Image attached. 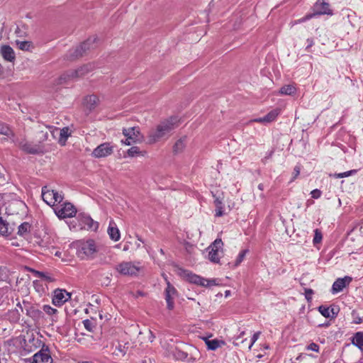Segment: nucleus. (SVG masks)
Returning a JSON list of instances; mask_svg holds the SVG:
<instances>
[{
	"label": "nucleus",
	"mask_w": 363,
	"mask_h": 363,
	"mask_svg": "<svg viewBox=\"0 0 363 363\" xmlns=\"http://www.w3.org/2000/svg\"><path fill=\"white\" fill-rule=\"evenodd\" d=\"M3 77H4V70H3L1 65H0V78H1Z\"/></svg>",
	"instance_id": "864d4df0"
},
{
	"label": "nucleus",
	"mask_w": 363,
	"mask_h": 363,
	"mask_svg": "<svg viewBox=\"0 0 363 363\" xmlns=\"http://www.w3.org/2000/svg\"><path fill=\"white\" fill-rule=\"evenodd\" d=\"M99 102V97L96 95L87 96L84 99L85 106L90 111L94 110L98 106Z\"/></svg>",
	"instance_id": "412c9836"
},
{
	"label": "nucleus",
	"mask_w": 363,
	"mask_h": 363,
	"mask_svg": "<svg viewBox=\"0 0 363 363\" xmlns=\"http://www.w3.org/2000/svg\"><path fill=\"white\" fill-rule=\"evenodd\" d=\"M259 188L260 189H262V184H259Z\"/></svg>",
	"instance_id": "13d9d810"
},
{
	"label": "nucleus",
	"mask_w": 363,
	"mask_h": 363,
	"mask_svg": "<svg viewBox=\"0 0 363 363\" xmlns=\"http://www.w3.org/2000/svg\"><path fill=\"white\" fill-rule=\"evenodd\" d=\"M1 54L4 60L13 62L15 60L13 50L9 45H4L1 48Z\"/></svg>",
	"instance_id": "a211bd4d"
},
{
	"label": "nucleus",
	"mask_w": 363,
	"mask_h": 363,
	"mask_svg": "<svg viewBox=\"0 0 363 363\" xmlns=\"http://www.w3.org/2000/svg\"><path fill=\"white\" fill-rule=\"evenodd\" d=\"M143 363H147V362L146 360H144Z\"/></svg>",
	"instance_id": "bf43d9fd"
},
{
	"label": "nucleus",
	"mask_w": 363,
	"mask_h": 363,
	"mask_svg": "<svg viewBox=\"0 0 363 363\" xmlns=\"http://www.w3.org/2000/svg\"><path fill=\"white\" fill-rule=\"evenodd\" d=\"M113 147L110 143H104L96 147L92 152V155L96 158L105 157L113 153Z\"/></svg>",
	"instance_id": "f8f14e48"
},
{
	"label": "nucleus",
	"mask_w": 363,
	"mask_h": 363,
	"mask_svg": "<svg viewBox=\"0 0 363 363\" xmlns=\"http://www.w3.org/2000/svg\"><path fill=\"white\" fill-rule=\"evenodd\" d=\"M54 196L52 197V201H54V204L56 202L60 203L63 200V196L59 194L57 191H54Z\"/></svg>",
	"instance_id": "4c0bfd02"
},
{
	"label": "nucleus",
	"mask_w": 363,
	"mask_h": 363,
	"mask_svg": "<svg viewBox=\"0 0 363 363\" xmlns=\"http://www.w3.org/2000/svg\"><path fill=\"white\" fill-rule=\"evenodd\" d=\"M329 7L330 6L328 3L321 0H318L313 6V13L307 14L303 18L297 20L296 23L305 22L306 21L311 19L316 15L332 14V11Z\"/></svg>",
	"instance_id": "7ed1b4c3"
},
{
	"label": "nucleus",
	"mask_w": 363,
	"mask_h": 363,
	"mask_svg": "<svg viewBox=\"0 0 363 363\" xmlns=\"http://www.w3.org/2000/svg\"><path fill=\"white\" fill-rule=\"evenodd\" d=\"M71 298V294L65 289H55L52 296V303L60 306Z\"/></svg>",
	"instance_id": "9b49d317"
},
{
	"label": "nucleus",
	"mask_w": 363,
	"mask_h": 363,
	"mask_svg": "<svg viewBox=\"0 0 363 363\" xmlns=\"http://www.w3.org/2000/svg\"><path fill=\"white\" fill-rule=\"evenodd\" d=\"M186 137L184 136L177 140L173 146V152L176 154L182 152L186 147Z\"/></svg>",
	"instance_id": "393cba45"
},
{
	"label": "nucleus",
	"mask_w": 363,
	"mask_h": 363,
	"mask_svg": "<svg viewBox=\"0 0 363 363\" xmlns=\"http://www.w3.org/2000/svg\"><path fill=\"white\" fill-rule=\"evenodd\" d=\"M54 195V190L50 189L47 186L42 188V198L50 206H54V201H52Z\"/></svg>",
	"instance_id": "f3484780"
},
{
	"label": "nucleus",
	"mask_w": 363,
	"mask_h": 363,
	"mask_svg": "<svg viewBox=\"0 0 363 363\" xmlns=\"http://www.w3.org/2000/svg\"><path fill=\"white\" fill-rule=\"evenodd\" d=\"M94 68V65L92 64L84 65L76 70L71 71L69 74V77L78 78L84 76Z\"/></svg>",
	"instance_id": "dca6fc26"
},
{
	"label": "nucleus",
	"mask_w": 363,
	"mask_h": 363,
	"mask_svg": "<svg viewBox=\"0 0 363 363\" xmlns=\"http://www.w3.org/2000/svg\"><path fill=\"white\" fill-rule=\"evenodd\" d=\"M216 285V279H206V286Z\"/></svg>",
	"instance_id": "8fccbe9b"
},
{
	"label": "nucleus",
	"mask_w": 363,
	"mask_h": 363,
	"mask_svg": "<svg viewBox=\"0 0 363 363\" xmlns=\"http://www.w3.org/2000/svg\"><path fill=\"white\" fill-rule=\"evenodd\" d=\"M186 279L190 283L195 284L202 286H206V279H204L197 274L188 272L186 274Z\"/></svg>",
	"instance_id": "6ab92c4d"
},
{
	"label": "nucleus",
	"mask_w": 363,
	"mask_h": 363,
	"mask_svg": "<svg viewBox=\"0 0 363 363\" xmlns=\"http://www.w3.org/2000/svg\"><path fill=\"white\" fill-rule=\"evenodd\" d=\"M138 294L140 295V296L143 295V294L142 292H140V291L138 292Z\"/></svg>",
	"instance_id": "4d7b16f0"
},
{
	"label": "nucleus",
	"mask_w": 363,
	"mask_h": 363,
	"mask_svg": "<svg viewBox=\"0 0 363 363\" xmlns=\"http://www.w3.org/2000/svg\"><path fill=\"white\" fill-rule=\"evenodd\" d=\"M223 243L221 239L217 238L208 248V259L211 262L218 263L220 255L223 254Z\"/></svg>",
	"instance_id": "39448f33"
},
{
	"label": "nucleus",
	"mask_w": 363,
	"mask_h": 363,
	"mask_svg": "<svg viewBox=\"0 0 363 363\" xmlns=\"http://www.w3.org/2000/svg\"><path fill=\"white\" fill-rule=\"evenodd\" d=\"M37 275L39 278L48 281V282H53L55 281V279L47 274V273H45V272H37Z\"/></svg>",
	"instance_id": "7c9ffc66"
},
{
	"label": "nucleus",
	"mask_w": 363,
	"mask_h": 363,
	"mask_svg": "<svg viewBox=\"0 0 363 363\" xmlns=\"http://www.w3.org/2000/svg\"><path fill=\"white\" fill-rule=\"evenodd\" d=\"M319 348L320 347H319L318 345H317L315 342H312L306 347V349L308 350H312V351L317 352L319 351Z\"/></svg>",
	"instance_id": "58836bf2"
},
{
	"label": "nucleus",
	"mask_w": 363,
	"mask_h": 363,
	"mask_svg": "<svg viewBox=\"0 0 363 363\" xmlns=\"http://www.w3.org/2000/svg\"><path fill=\"white\" fill-rule=\"evenodd\" d=\"M353 171H347L343 173L335 174V177L337 178H343L350 176L352 174Z\"/></svg>",
	"instance_id": "a18cd8bd"
},
{
	"label": "nucleus",
	"mask_w": 363,
	"mask_h": 363,
	"mask_svg": "<svg viewBox=\"0 0 363 363\" xmlns=\"http://www.w3.org/2000/svg\"><path fill=\"white\" fill-rule=\"evenodd\" d=\"M308 45L306 46V50H308V49L313 46V39H307Z\"/></svg>",
	"instance_id": "3c124183"
},
{
	"label": "nucleus",
	"mask_w": 363,
	"mask_h": 363,
	"mask_svg": "<svg viewBox=\"0 0 363 363\" xmlns=\"http://www.w3.org/2000/svg\"><path fill=\"white\" fill-rule=\"evenodd\" d=\"M43 311L48 315H53V314L56 313L57 311L55 308H53L50 306H48V305H45L43 306Z\"/></svg>",
	"instance_id": "e433bc0d"
},
{
	"label": "nucleus",
	"mask_w": 363,
	"mask_h": 363,
	"mask_svg": "<svg viewBox=\"0 0 363 363\" xmlns=\"http://www.w3.org/2000/svg\"><path fill=\"white\" fill-rule=\"evenodd\" d=\"M55 213L60 218H72L77 213V209L70 203H65L62 208L55 211Z\"/></svg>",
	"instance_id": "9d476101"
},
{
	"label": "nucleus",
	"mask_w": 363,
	"mask_h": 363,
	"mask_svg": "<svg viewBox=\"0 0 363 363\" xmlns=\"http://www.w3.org/2000/svg\"><path fill=\"white\" fill-rule=\"evenodd\" d=\"M318 311L325 318H333L335 315V313L333 311V308L320 306L318 307Z\"/></svg>",
	"instance_id": "bb28decb"
},
{
	"label": "nucleus",
	"mask_w": 363,
	"mask_h": 363,
	"mask_svg": "<svg viewBox=\"0 0 363 363\" xmlns=\"http://www.w3.org/2000/svg\"><path fill=\"white\" fill-rule=\"evenodd\" d=\"M322 233L320 231H319L318 229L315 230V235L313 238V242L315 244L320 242L322 240Z\"/></svg>",
	"instance_id": "c9c22d12"
},
{
	"label": "nucleus",
	"mask_w": 363,
	"mask_h": 363,
	"mask_svg": "<svg viewBox=\"0 0 363 363\" xmlns=\"http://www.w3.org/2000/svg\"><path fill=\"white\" fill-rule=\"evenodd\" d=\"M38 138L37 142H30L25 138L18 137L13 140V143L27 154L38 155L44 152L43 143L48 140V133L40 131Z\"/></svg>",
	"instance_id": "f03ea898"
},
{
	"label": "nucleus",
	"mask_w": 363,
	"mask_h": 363,
	"mask_svg": "<svg viewBox=\"0 0 363 363\" xmlns=\"http://www.w3.org/2000/svg\"><path fill=\"white\" fill-rule=\"evenodd\" d=\"M300 171H301L300 167L298 165L295 166V167L294 168V172H293V178L291 179L292 181H294V179H296L297 178V177L300 174Z\"/></svg>",
	"instance_id": "79ce46f5"
},
{
	"label": "nucleus",
	"mask_w": 363,
	"mask_h": 363,
	"mask_svg": "<svg viewBox=\"0 0 363 363\" xmlns=\"http://www.w3.org/2000/svg\"><path fill=\"white\" fill-rule=\"evenodd\" d=\"M127 153H128V156H130V157H135V156H138L140 155H143V154H141L140 148L137 146H133V147H130V149H128Z\"/></svg>",
	"instance_id": "2f4dec72"
},
{
	"label": "nucleus",
	"mask_w": 363,
	"mask_h": 363,
	"mask_svg": "<svg viewBox=\"0 0 363 363\" xmlns=\"http://www.w3.org/2000/svg\"><path fill=\"white\" fill-rule=\"evenodd\" d=\"M23 304L26 306L27 304H28V302L23 301Z\"/></svg>",
	"instance_id": "6e6d98bb"
},
{
	"label": "nucleus",
	"mask_w": 363,
	"mask_h": 363,
	"mask_svg": "<svg viewBox=\"0 0 363 363\" xmlns=\"http://www.w3.org/2000/svg\"><path fill=\"white\" fill-rule=\"evenodd\" d=\"M223 206H219L216 207V214L215 216L217 217H220L223 215Z\"/></svg>",
	"instance_id": "49530a36"
},
{
	"label": "nucleus",
	"mask_w": 363,
	"mask_h": 363,
	"mask_svg": "<svg viewBox=\"0 0 363 363\" xmlns=\"http://www.w3.org/2000/svg\"><path fill=\"white\" fill-rule=\"evenodd\" d=\"M16 311L18 312L19 310L21 311V312H23V307L22 306V303H21L20 302H18L17 304H16Z\"/></svg>",
	"instance_id": "603ef678"
},
{
	"label": "nucleus",
	"mask_w": 363,
	"mask_h": 363,
	"mask_svg": "<svg viewBox=\"0 0 363 363\" xmlns=\"http://www.w3.org/2000/svg\"><path fill=\"white\" fill-rule=\"evenodd\" d=\"M175 356L177 359H179L182 360L186 359V361L188 362H194L196 359V358H192V357L188 358V354L186 352L181 351V350H178L176 352Z\"/></svg>",
	"instance_id": "c85d7f7f"
},
{
	"label": "nucleus",
	"mask_w": 363,
	"mask_h": 363,
	"mask_svg": "<svg viewBox=\"0 0 363 363\" xmlns=\"http://www.w3.org/2000/svg\"><path fill=\"white\" fill-rule=\"evenodd\" d=\"M281 112V109L279 108H274L270 112H269L265 116L262 118H257L252 121L256 122V123H271L277 118V117L279 115Z\"/></svg>",
	"instance_id": "4468645a"
},
{
	"label": "nucleus",
	"mask_w": 363,
	"mask_h": 363,
	"mask_svg": "<svg viewBox=\"0 0 363 363\" xmlns=\"http://www.w3.org/2000/svg\"><path fill=\"white\" fill-rule=\"evenodd\" d=\"M85 223L89 227V228L92 230H96L99 226L98 223L93 220L91 218H86Z\"/></svg>",
	"instance_id": "72a5a7b5"
},
{
	"label": "nucleus",
	"mask_w": 363,
	"mask_h": 363,
	"mask_svg": "<svg viewBox=\"0 0 363 363\" xmlns=\"http://www.w3.org/2000/svg\"><path fill=\"white\" fill-rule=\"evenodd\" d=\"M247 250H242L238 256L237 257V259L235 260V266H238L242 262V260L244 259V257H245L246 255V253H247Z\"/></svg>",
	"instance_id": "f704fd0d"
},
{
	"label": "nucleus",
	"mask_w": 363,
	"mask_h": 363,
	"mask_svg": "<svg viewBox=\"0 0 363 363\" xmlns=\"http://www.w3.org/2000/svg\"><path fill=\"white\" fill-rule=\"evenodd\" d=\"M352 344L356 346L363 352V332H357L354 334L351 340Z\"/></svg>",
	"instance_id": "4be33fe9"
},
{
	"label": "nucleus",
	"mask_w": 363,
	"mask_h": 363,
	"mask_svg": "<svg viewBox=\"0 0 363 363\" xmlns=\"http://www.w3.org/2000/svg\"><path fill=\"white\" fill-rule=\"evenodd\" d=\"M69 128H67V127H65L60 130V142L62 141V140H64V143L66 141V140L67 139V138L69 135Z\"/></svg>",
	"instance_id": "473e14b6"
},
{
	"label": "nucleus",
	"mask_w": 363,
	"mask_h": 363,
	"mask_svg": "<svg viewBox=\"0 0 363 363\" xmlns=\"http://www.w3.org/2000/svg\"><path fill=\"white\" fill-rule=\"evenodd\" d=\"M6 225L1 217H0V232L4 233L7 232Z\"/></svg>",
	"instance_id": "ea45409f"
},
{
	"label": "nucleus",
	"mask_w": 363,
	"mask_h": 363,
	"mask_svg": "<svg viewBox=\"0 0 363 363\" xmlns=\"http://www.w3.org/2000/svg\"><path fill=\"white\" fill-rule=\"evenodd\" d=\"M281 94L283 95H294L296 92V89L294 85L287 84L283 86L279 91Z\"/></svg>",
	"instance_id": "a878e982"
},
{
	"label": "nucleus",
	"mask_w": 363,
	"mask_h": 363,
	"mask_svg": "<svg viewBox=\"0 0 363 363\" xmlns=\"http://www.w3.org/2000/svg\"><path fill=\"white\" fill-rule=\"evenodd\" d=\"M351 281L352 278L347 276L345 277L344 278L337 279L333 284V294H336L341 291L347 285H349Z\"/></svg>",
	"instance_id": "2eb2a0df"
},
{
	"label": "nucleus",
	"mask_w": 363,
	"mask_h": 363,
	"mask_svg": "<svg viewBox=\"0 0 363 363\" xmlns=\"http://www.w3.org/2000/svg\"><path fill=\"white\" fill-rule=\"evenodd\" d=\"M321 191H320L319 189H314L311 192V196L312 198L313 199H318L321 196Z\"/></svg>",
	"instance_id": "37998d69"
},
{
	"label": "nucleus",
	"mask_w": 363,
	"mask_h": 363,
	"mask_svg": "<svg viewBox=\"0 0 363 363\" xmlns=\"http://www.w3.org/2000/svg\"><path fill=\"white\" fill-rule=\"evenodd\" d=\"M179 125L177 117H170L161 121L155 128H152L148 133L147 142L150 144L155 143L162 139L168 138L171 133Z\"/></svg>",
	"instance_id": "f257e3e1"
},
{
	"label": "nucleus",
	"mask_w": 363,
	"mask_h": 363,
	"mask_svg": "<svg viewBox=\"0 0 363 363\" xmlns=\"http://www.w3.org/2000/svg\"><path fill=\"white\" fill-rule=\"evenodd\" d=\"M123 134L126 137L125 140L121 142L126 145H130L133 143H140L143 140V136L140 132L138 127H132L123 128Z\"/></svg>",
	"instance_id": "20e7f679"
},
{
	"label": "nucleus",
	"mask_w": 363,
	"mask_h": 363,
	"mask_svg": "<svg viewBox=\"0 0 363 363\" xmlns=\"http://www.w3.org/2000/svg\"><path fill=\"white\" fill-rule=\"evenodd\" d=\"M214 203H215L216 207V206H222V204H223L222 199H220V197H216L215 201H214Z\"/></svg>",
	"instance_id": "09e8293b"
},
{
	"label": "nucleus",
	"mask_w": 363,
	"mask_h": 363,
	"mask_svg": "<svg viewBox=\"0 0 363 363\" xmlns=\"http://www.w3.org/2000/svg\"><path fill=\"white\" fill-rule=\"evenodd\" d=\"M177 296V291L176 289L168 281L165 289V300L169 310H172L174 308V300Z\"/></svg>",
	"instance_id": "ddd939ff"
},
{
	"label": "nucleus",
	"mask_w": 363,
	"mask_h": 363,
	"mask_svg": "<svg viewBox=\"0 0 363 363\" xmlns=\"http://www.w3.org/2000/svg\"><path fill=\"white\" fill-rule=\"evenodd\" d=\"M108 233L111 239L114 241H118L121 238L120 231L118 228L116 227L115 223L112 220L109 223Z\"/></svg>",
	"instance_id": "aec40b11"
},
{
	"label": "nucleus",
	"mask_w": 363,
	"mask_h": 363,
	"mask_svg": "<svg viewBox=\"0 0 363 363\" xmlns=\"http://www.w3.org/2000/svg\"><path fill=\"white\" fill-rule=\"evenodd\" d=\"M0 134L6 135L12 140L16 139L15 135L12 130L4 123L0 122Z\"/></svg>",
	"instance_id": "b1692460"
},
{
	"label": "nucleus",
	"mask_w": 363,
	"mask_h": 363,
	"mask_svg": "<svg viewBox=\"0 0 363 363\" xmlns=\"http://www.w3.org/2000/svg\"><path fill=\"white\" fill-rule=\"evenodd\" d=\"M97 250V246L94 240H88L82 242L79 252L86 257H94Z\"/></svg>",
	"instance_id": "1a4fd4ad"
},
{
	"label": "nucleus",
	"mask_w": 363,
	"mask_h": 363,
	"mask_svg": "<svg viewBox=\"0 0 363 363\" xmlns=\"http://www.w3.org/2000/svg\"><path fill=\"white\" fill-rule=\"evenodd\" d=\"M60 255H61V252H58V251H57V252H56V253H55V255H56V256H58V257H60Z\"/></svg>",
	"instance_id": "5fc2aeb1"
},
{
	"label": "nucleus",
	"mask_w": 363,
	"mask_h": 363,
	"mask_svg": "<svg viewBox=\"0 0 363 363\" xmlns=\"http://www.w3.org/2000/svg\"><path fill=\"white\" fill-rule=\"evenodd\" d=\"M203 340L205 341L206 345H207L208 349L211 350H216L222 345H224L223 341H219L216 339L209 340L207 337H204Z\"/></svg>",
	"instance_id": "5701e85b"
},
{
	"label": "nucleus",
	"mask_w": 363,
	"mask_h": 363,
	"mask_svg": "<svg viewBox=\"0 0 363 363\" xmlns=\"http://www.w3.org/2000/svg\"><path fill=\"white\" fill-rule=\"evenodd\" d=\"M30 225L28 223L25 222L21 224L18 227V234L20 235H24L27 233H28L30 230Z\"/></svg>",
	"instance_id": "c756f323"
},
{
	"label": "nucleus",
	"mask_w": 363,
	"mask_h": 363,
	"mask_svg": "<svg viewBox=\"0 0 363 363\" xmlns=\"http://www.w3.org/2000/svg\"><path fill=\"white\" fill-rule=\"evenodd\" d=\"M83 323H84V328L87 330H89V331H91L92 330V329H93V324H92L91 320L86 319V320L83 321Z\"/></svg>",
	"instance_id": "a19ab883"
},
{
	"label": "nucleus",
	"mask_w": 363,
	"mask_h": 363,
	"mask_svg": "<svg viewBox=\"0 0 363 363\" xmlns=\"http://www.w3.org/2000/svg\"><path fill=\"white\" fill-rule=\"evenodd\" d=\"M115 269L123 276H136L140 271V267L131 262H123L116 265Z\"/></svg>",
	"instance_id": "0eeeda50"
},
{
	"label": "nucleus",
	"mask_w": 363,
	"mask_h": 363,
	"mask_svg": "<svg viewBox=\"0 0 363 363\" xmlns=\"http://www.w3.org/2000/svg\"><path fill=\"white\" fill-rule=\"evenodd\" d=\"M24 363H52V358L48 348L43 347L32 357L25 359Z\"/></svg>",
	"instance_id": "423d86ee"
},
{
	"label": "nucleus",
	"mask_w": 363,
	"mask_h": 363,
	"mask_svg": "<svg viewBox=\"0 0 363 363\" xmlns=\"http://www.w3.org/2000/svg\"><path fill=\"white\" fill-rule=\"evenodd\" d=\"M260 335V332H257V333H255L252 337V342L249 347L250 349H251L252 346L253 345V344L257 341V340L258 339L259 336Z\"/></svg>",
	"instance_id": "de8ad7c7"
},
{
	"label": "nucleus",
	"mask_w": 363,
	"mask_h": 363,
	"mask_svg": "<svg viewBox=\"0 0 363 363\" xmlns=\"http://www.w3.org/2000/svg\"><path fill=\"white\" fill-rule=\"evenodd\" d=\"M313 294V291L311 289H307L305 290V296L307 301H310L312 298Z\"/></svg>",
	"instance_id": "c03bdc74"
},
{
	"label": "nucleus",
	"mask_w": 363,
	"mask_h": 363,
	"mask_svg": "<svg viewBox=\"0 0 363 363\" xmlns=\"http://www.w3.org/2000/svg\"><path fill=\"white\" fill-rule=\"evenodd\" d=\"M97 40L98 38L96 36L89 38L75 49L74 56L75 57H81L85 54L87 50L94 48Z\"/></svg>",
	"instance_id": "6e6552de"
},
{
	"label": "nucleus",
	"mask_w": 363,
	"mask_h": 363,
	"mask_svg": "<svg viewBox=\"0 0 363 363\" xmlns=\"http://www.w3.org/2000/svg\"><path fill=\"white\" fill-rule=\"evenodd\" d=\"M16 45L20 50L24 51H28L33 48V43L30 41L16 40Z\"/></svg>",
	"instance_id": "cd10ccee"
}]
</instances>
